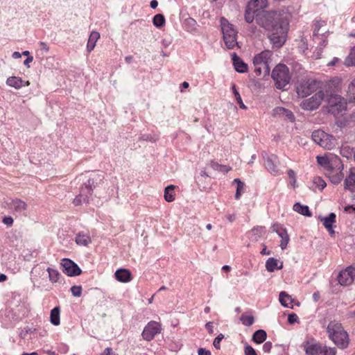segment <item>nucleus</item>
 Wrapping results in <instances>:
<instances>
[{
    "mask_svg": "<svg viewBox=\"0 0 355 355\" xmlns=\"http://www.w3.org/2000/svg\"><path fill=\"white\" fill-rule=\"evenodd\" d=\"M313 184L320 190H322L327 185L324 180H322L320 177H315L313 178Z\"/></svg>",
    "mask_w": 355,
    "mask_h": 355,
    "instance_id": "nucleus-46",
    "label": "nucleus"
},
{
    "mask_svg": "<svg viewBox=\"0 0 355 355\" xmlns=\"http://www.w3.org/2000/svg\"><path fill=\"white\" fill-rule=\"evenodd\" d=\"M316 158L318 163L323 166L326 168V171L329 168V165L332 164V161L334 160V159L329 160L327 157L321 156H318Z\"/></svg>",
    "mask_w": 355,
    "mask_h": 355,
    "instance_id": "nucleus-41",
    "label": "nucleus"
},
{
    "mask_svg": "<svg viewBox=\"0 0 355 355\" xmlns=\"http://www.w3.org/2000/svg\"><path fill=\"white\" fill-rule=\"evenodd\" d=\"M355 278V267H348L341 271L338 277V282L343 286L351 284Z\"/></svg>",
    "mask_w": 355,
    "mask_h": 355,
    "instance_id": "nucleus-13",
    "label": "nucleus"
},
{
    "mask_svg": "<svg viewBox=\"0 0 355 355\" xmlns=\"http://www.w3.org/2000/svg\"><path fill=\"white\" fill-rule=\"evenodd\" d=\"M258 25L269 31L268 37L273 47L279 48L286 42L288 28L286 17L279 11H259L255 16Z\"/></svg>",
    "mask_w": 355,
    "mask_h": 355,
    "instance_id": "nucleus-1",
    "label": "nucleus"
},
{
    "mask_svg": "<svg viewBox=\"0 0 355 355\" xmlns=\"http://www.w3.org/2000/svg\"><path fill=\"white\" fill-rule=\"evenodd\" d=\"M89 201L87 200V197H83L82 195H78L73 200V203L75 206L81 205L83 203H87Z\"/></svg>",
    "mask_w": 355,
    "mask_h": 355,
    "instance_id": "nucleus-45",
    "label": "nucleus"
},
{
    "mask_svg": "<svg viewBox=\"0 0 355 355\" xmlns=\"http://www.w3.org/2000/svg\"><path fill=\"white\" fill-rule=\"evenodd\" d=\"M71 291L73 296L80 297L82 294V287L80 286H73L71 288Z\"/></svg>",
    "mask_w": 355,
    "mask_h": 355,
    "instance_id": "nucleus-48",
    "label": "nucleus"
},
{
    "mask_svg": "<svg viewBox=\"0 0 355 355\" xmlns=\"http://www.w3.org/2000/svg\"><path fill=\"white\" fill-rule=\"evenodd\" d=\"M272 78L276 83L277 87L282 89L290 81L288 69L285 64L277 65L272 71Z\"/></svg>",
    "mask_w": 355,
    "mask_h": 355,
    "instance_id": "nucleus-8",
    "label": "nucleus"
},
{
    "mask_svg": "<svg viewBox=\"0 0 355 355\" xmlns=\"http://www.w3.org/2000/svg\"><path fill=\"white\" fill-rule=\"evenodd\" d=\"M205 327L206 329H207V331H209V334H213L214 333V327H213V323L211 322H208L206 324H205Z\"/></svg>",
    "mask_w": 355,
    "mask_h": 355,
    "instance_id": "nucleus-57",
    "label": "nucleus"
},
{
    "mask_svg": "<svg viewBox=\"0 0 355 355\" xmlns=\"http://www.w3.org/2000/svg\"><path fill=\"white\" fill-rule=\"evenodd\" d=\"M320 219L322 221L324 226L329 231V234H334L333 224L335 223L336 215L334 213H331L328 217H320Z\"/></svg>",
    "mask_w": 355,
    "mask_h": 355,
    "instance_id": "nucleus-18",
    "label": "nucleus"
},
{
    "mask_svg": "<svg viewBox=\"0 0 355 355\" xmlns=\"http://www.w3.org/2000/svg\"><path fill=\"white\" fill-rule=\"evenodd\" d=\"M221 28L223 34V40L226 47L229 49L238 46L236 41L237 31L234 28L233 26L229 21L224 19H221Z\"/></svg>",
    "mask_w": 355,
    "mask_h": 355,
    "instance_id": "nucleus-5",
    "label": "nucleus"
},
{
    "mask_svg": "<svg viewBox=\"0 0 355 355\" xmlns=\"http://www.w3.org/2000/svg\"><path fill=\"white\" fill-rule=\"evenodd\" d=\"M233 64L235 70L239 73H245L248 71V65L237 55L234 53L232 54Z\"/></svg>",
    "mask_w": 355,
    "mask_h": 355,
    "instance_id": "nucleus-16",
    "label": "nucleus"
},
{
    "mask_svg": "<svg viewBox=\"0 0 355 355\" xmlns=\"http://www.w3.org/2000/svg\"><path fill=\"white\" fill-rule=\"evenodd\" d=\"M61 265L63 267V272L68 276L73 277L81 274V269L71 259H63Z\"/></svg>",
    "mask_w": 355,
    "mask_h": 355,
    "instance_id": "nucleus-12",
    "label": "nucleus"
},
{
    "mask_svg": "<svg viewBox=\"0 0 355 355\" xmlns=\"http://www.w3.org/2000/svg\"><path fill=\"white\" fill-rule=\"evenodd\" d=\"M94 181L92 179L87 180V182L84 184V185L81 187L80 194L83 197H87V200L89 201V199L92 195L93 192V185Z\"/></svg>",
    "mask_w": 355,
    "mask_h": 355,
    "instance_id": "nucleus-17",
    "label": "nucleus"
},
{
    "mask_svg": "<svg viewBox=\"0 0 355 355\" xmlns=\"http://www.w3.org/2000/svg\"><path fill=\"white\" fill-rule=\"evenodd\" d=\"M75 241L78 245L87 247L92 243V239L88 234L79 233L77 234Z\"/></svg>",
    "mask_w": 355,
    "mask_h": 355,
    "instance_id": "nucleus-24",
    "label": "nucleus"
},
{
    "mask_svg": "<svg viewBox=\"0 0 355 355\" xmlns=\"http://www.w3.org/2000/svg\"><path fill=\"white\" fill-rule=\"evenodd\" d=\"M255 12V10H252L248 5H247L245 13V19L248 23L250 24L253 21Z\"/></svg>",
    "mask_w": 355,
    "mask_h": 355,
    "instance_id": "nucleus-40",
    "label": "nucleus"
},
{
    "mask_svg": "<svg viewBox=\"0 0 355 355\" xmlns=\"http://www.w3.org/2000/svg\"><path fill=\"white\" fill-rule=\"evenodd\" d=\"M282 229H284V228L279 224H275L272 226L273 231L275 232L279 236V234H281Z\"/></svg>",
    "mask_w": 355,
    "mask_h": 355,
    "instance_id": "nucleus-54",
    "label": "nucleus"
},
{
    "mask_svg": "<svg viewBox=\"0 0 355 355\" xmlns=\"http://www.w3.org/2000/svg\"><path fill=\"white\" fill-rule=\"evenodd\" d=\"M153 24L158 28L163 26L165 24L164 16L162 14H157L153 17Z\"/></svg>",
    "mask_w": 355,
    "mask_h": 355,
    "instance_id": "nucleus-39",
    "label": "nucleus"
},
{
    "mask_svg": "<svg viewBox=\"0 0 355 355\" xmlns=\"http://www.w3.org/2000/svg\"><path fill=\"white\" fill-rule=\"evenodd\" d=\"M100 355H116L111 347H107Z\"/></svg>",
    "mask_w": 355,
    "mask_h": 355,
    "instance_id": "nucleus-55",
    "label": "nucleus"
},
{
    "mask_svg": "<svg viewBox=\"0 0 355 355\" xmlns=\"http://www.w3.org/2000/svg\"><path fill=\"white\" fill-rule=\"evenodd\" d=\"M283 268V262H280L273 257L269 258L266 262V268L268 272H273L275 270H280Z\"/></svg>",
    "mask_w": 355,
    "mask_h": 355,
    "instance_id": "nucleus-21",
    "label": "nucleus"
},
{
    "mask_svg": "<svg viewBox=\"0 0 355 355\" xmlns=\"http://www.w3.org/2000/svg\"><path fill=\"white\" fill-rule=\"evenodd\" d=\"M270 251H267L266 250V245H264V248L261 250V254L268 255V254H270Z\"/></svg>",
    "mask_w": 355,
    "mask_h": 355,
    "instance_id": "nucleus-63",
    "label": "nucleus"
},
{
    "mask_svg": "<svg viewBox=\"0 0 355 355\" xmlns=\"http://www.w3.org/2000/svg\"><path fill=\"white\" fill-rule=\"evenodd\" d=\"M100 37V34L96 31H92L89 35L87 49L89 52L92 51L95 46L96 43Z\"/></svg>",
    "mask_w": 355,
    "mask_h": 355,
    "instance_id": "nucleus-27",
    "label": "nucleus"
},
{
    "mask_svg": "<svg viewBox=\"0 0 355 355\" xmlns=\"http://www.w3.org/2000/svg\"><path fill=\"white\" fill-rule=\"evenodd\" d=\"M245 355H257L255 350L250 345L245 347Z\"/></svg>",
    "mask_w": 355,
    "mask_h": 355,
    "instance_id": "nucleus-50",
    "label": "nucleus"
},
{
    "mask_svg": "<svg viewBox=\"0 0 355 355\" xmlns=\"http://www.w3.org/2000/svg\"><path fill=\"white\" fill-rule=\"evenodd\" d=\"M312 139L323 148L331 150L335 147L336 139L334 136L321 130H317L312 133Z\"/></svg>",
    "mask_w": 355,
    "mask_h": 355,
    "instance_id": "nucleus-7",
    "label": "nucleus"
},
{
    "mask_svg": "<svg viewBox=\"0 0 355 355\" xmlns=\"http://www.w3.org/2000/svg\"><path fill=\"white\" fill-rule=\"evenodd\" d=\"M47 272L49 273L50 282H51L52 283H56L58 282L60 279V273L58 270L51 268H48Z\"/></svg>",
    "mask_w": 355,
    "mask_h": 355,
    "instance_id": "nucleus-37",
    "label": "nucleus"
},
{
    "mask_svg": "<svg viewBox=\"0 0 355 355\" xmlns=\"http://www.w3.org/2000/svg\"><path fill=\"white\" fill-rule=\"evenodd\" d=\"M116 279L121 282H128L132 279L130 272L127 269H119L115 273Z\"/></svg>",
    "mask_w": 355,
    "mask_h": 355,
    "instance_id": "nucleus-20",
    "label": "nucleus"
},
{
    "mask_svg": "<svg viewBox=\"0 0 355 355\" xmlns=\"http://www.w3.org/2000/svg\"><path fill=\"white\" fill-rule=\"evenodd\" d=\"M40 45L41 49L42 50H44L45 51H49V47L47 46L46 43L41 42L40 43Z\"/></svg>",
    "mask_w": 355,
    "mask_h": 355,
    "instance_id": "nucleus-59",
    "label": "nucleus"
},
{
    "mask_svg": "<svg viewBox=\"0 0 355 355\" xmlns=\"http://www.w3.org/2000/svg\"><path fill=\"white\" fill-rule=\"evenodd\" d=\"M287 174L290 180V184L293 188H295L297 185V180H296V175L295 173L293 170L289 169L287 171Z\"/></svg>",
    "mask_w": 355,
    "mask_h": 355,
    "instance_id": "nucleus-44",
    "label": "nucleus"
},
{
    "mask_svg": "<svg viewBox=\"0 0 355 355\" xmlns=\"http://www.w3.org/2000/svg\"><path fill=\"white\" fill-rule=\"evenodd\" d=\"M282 238L280 243V248L282 250L286 248L288 243L289 241V236L286 229H282L281 234L279 236Z\"/></svg>",
    "mask_w": 355,
    "mask_h": 355,
    "instance_id": "nucleus-35",
    "label": "nucleus"
},
{
    "mask_svg": "<svg viewBox=\"0 0 355 355\" xmlns=\"http://www.w3.org/2000/svg\"><path fill=\"white\" fill-rule=\"evenodd\" d=\"M329 338L341 349L346 348L349 345V336L342 324L336 321H331L327 328Z\"/></svg>",
    "mask_w": 355,
    "mask_h": 355,
    "instance_id": "nucleus-3",
    "label": "nucleus"
},
{
    "mask_svg": "<svg viewBox=\"0 0 355 355\" xmlns=\"http://www.w3.org/2000/svg\"><path fill=\"white\" fill-rule=\"evenodd\" d=\"M272 349V343L266 342L263 345V350L266 353H269Z\"/></svg>",
    "mask_w": 355,
    "mask_h": 355,
    "instance_id": "nucleus-53",
    "label": "nucleus"
},
{
    "mask_svg": "<svg viewBox=\"0 0 355 355\" xmlns=\"http://www.w3.org/2000/svg\"><path fill=\"white\" fill-rule=\"evenodd\" d=\"M324 26V21H318L315 24L314 28V40H322L323 44L325 43V37L324 33L327 32L326 28H322Z\"/></svg>",
    "mask_w": 355,
    "mask_h": 355,
    "instance_id": "nucleus-15",
    "label": "nucleus"
},
{
    "mask_svg": "<svg viewBox=\"0 0 355 355\" xmlns=\"http://www.w3.org/2000/svg\"><path fill=\"white\" fill-rule=\"evenodd\" d=\"M315 85V82L313 81L309 83L307 85H301L297 88V94L302 97L306 96L312 92V89Z\"/></svg>",
    "mask_w": 355,
    "mask_h": 355,
    "instance_id": "nucleus-26",
    "label": "nucleus"
},
{
    "mask_svg": "<svg viewBox=\"0 0 355 355\" xmlns=\"http://www.w3.org/2000/svg\"><path fill=\"white\" fill-rule=\"evenodd\" d=\"M175 186L169 185L164 189V199L166 201L171 202L175 200Z\"/></svg>",
    "mask_w": 355,
    "mask_h": 355,
    "instance_id": "nucleus-32",
    "label": "nucleus"
},
{
    "mask_svg": "<svg viewBox=\"0 0 355 355\" xmlns=\"http://www.w3.org/2000/svg\"><path fill=\"white\" fill-rule=\"evenodd\" d=\"M338 62H340V59L338 58H334L331 61L327 63V67H334L336 66Z\"/></svg>",
    "mask_w": 355,
    "mask_h": 355,
    "instance_id": "nucleus-56",
    "label": "nucleus"
},
{
    "mask_svg": "<svg viewBox=\"0 0 355 355\" xmlns=\"http://www.w3.org/2000/svg\"><path fill=\"white\" fill-rule=\"evenodd\" d=\"M3 223L7 226H12L13 224V218L10 216H6L3 218Z\"/></svg>",
    "mask_w": 355,
    "mask_h": 355,
    "instance_id": "nucleus-52",
    "label": "nucleus"
},
{
    "mask_svg": "<svg viewBox=\"0 0 355 355\" xmlns=\"http://www.w3.org/2000/svg\"><path fill=\"white\" fill-rule=\"evenodd\" d=\"M6 84L10 87L19 89L23 87L24 80L19 77L10 76L7 78Z\"/></svg>",
    "mask_w": 355,
    "mask_h": 355,
    "instance_id": "nucleus-25",
    "label": "nucleus"
},
{
    "mask_svg": "<svg viewBox=\"0 0 355 355\" xmlns=\"http://www.w3.org/2000/svg\"><path fill=\"white\" fill-rule=\"evenodd\" d=\"M343 168L344 166L340 159L335 157L332 161V164L329 165V168L326 171L327 175L333 184H337L341 182L344 176L342 173Z\"/></svg>",
    "mask_w": 355,
    "mask_h": 355,
    "instance_id": "nucleus-9",
    "label": "nucleus"
},
{
    "mask_svg": "<svg viewBox=\"0 0 355 355\" xmlns=\"http://www.w3.org/2000/svg\"><path fill=\"white\" fill-rule=\"evenodd\" d=\"M268 1L267 0H252L248 3V6L252 10L256 12L259 11L261 9H263L267 6Z\"/></svg>",
    "mask_w": 355,
    "mask_h": 355,
    "instance_id": "nucleus-28",
    "label": "nucleus"
},
{
    "mask_svg": "<svg viewBox=\"0 0 355 355\" xmlns=\"http://www.w3.org/2000/svg\"><path fill=\"white\" fill-rule=\"evenodd\" d=\"M349 96L355 100V78L352 80L348 87Z\"/></svg>",
    "mask_w": 355,
    "mask_h": 355,
    "instance_id": "nucleus-47",
    "label": "nucleus"
},
{
    "mask_svg": "<svg viewBox=\"0 0 355 355\" xmlns=\"http://www.w3.org/2000/svg\"><path fill=\"white\" fill-rule=\"evenodd\" d=\"M319 297H320V293H319V292H315V293H313V300H314L315 302H317V301L318 300Z\"/></svg>",
    "mask_w": 355,
    "mask_h": 355,
    "instance_id": "nucleus-62",
    "label": "nucleus"
},
{
    "mask_svg": "<svg viewBox=\"0 0 355 355\" xmlns=\"http://www.w3.org/2000/svg\"><path fill=\"white\" fill-rule=\"evenodd\" d=\"M277 159V156L272 155L270 157H268L265 163L267 169L274 175H276L278 172L277 166L275 163Z\"/></svg>",
    "mask_w": 355,
    "mask_h": 355,
    "instance_id": "nucleus-22",
    "label": "nucleus"
},
{
    "mask_svg": "<svg viewBox=\"0 0 355 355\" xmlns=\"http://www.w3.org/2000/svg\"><path fill=\"white\" fill-rule=\"evenodd\" d=\"M232 89L233 94L234 95L235 99L239 105V107L241 109L245 110L247 108V107L243 103L241 96L240 94L239 93V92L237 91L236 86L234 85H232Z\"/></svg>",
    "mask_w": 355,
    "mask_h": 355,
    "instance_id": "nucleus-38",
    "label": "nucleus"
},
{
    "mask_svg": "<svg viewBox=\"0 0 355 355\" xmlns=\"http://www.w3.org/2000/svg\"><path fill=\"white\" fill-rule=\"evenodd\" d=\"M240 320L244 325L251 326L254 323V319L252 315L243 314L240 318Z\"/></svg>",
    "mask_w": 355,
    "mask_h": 355,
    "instance_id": "nucleus-42",
    "label": "nucleus"
},
{
    "mask_svg": "<svg viewBox=\"0 0 355 355\" xmlns=\"http://www.w3.org/2000/svg\"><path fill=\"white\" fill-rule=\"evenodd\" d=\"M224 338L222 334H220L214 340L213 345L216 349H220V342Z\"/></svg>",
    "mask_w": 355,
    "mask_h": 355,
    "instance_id": "nucleus-49",
    "label": "nucleus"
},
{
    "mask_svg": "<svg viewBox=\"0 0 355 355\" xmlns=\"http://www.w3.org/2000/svg\"><path fill=\"white\" fill-rule=\"evenodd\" d=\"M150 5L152 8H156L158 5V2L156 0H153L150 1Z\"/></svg>",
    "mask_w": 355,
    "mask_h": 355,
    "instance_id": "nucleus-61",
    "label": "nucleus"
},
{
    "mask_svg": "<svg viewBox=\"0 0 355 355\" xmlns=\"http://www.w3.org/2000/svg\"><path fill=\"white\" fill-rule=\"evenodd\" d=\"M60 310L58 306L53 308L51 311L50 321L55 326H58L60 323Z\"/></svg>",
    "mask_w": 355,
    "mask_h": 355,
    "instance_id": "nucleus-30",
    "label": "nucleus"
},
{
    "mask_svg": "<svg viewBox=\"0 0 355 355\" xmlns=\"http://www.w3.org/2000/svg\"><path fill=\"white\" fill-rule=\"evenodd\" d=\"M162 325L159 322L152 320L144 327L141 334L142 338L146 341L152 340L155 336L162 331Z\"/></svg>",
    "mask_w": 355,
    "mask_h": 355,
    "instance_id": "nucleus-11",
    "label": "nucleus"
},
{
    "mask_svg": "<svg viewBox=\"0 0 355 355\" xmlns=\"http://www.w3.org/2000/svg\"><path fill=\"white\" fill-rule=\"evenodd\" d=\"M33 60V57H28L27 59L24 61V64L28 65L29 62H31Z\"/></svg>",
    "mask_w": 355,
    "mask_h": 355,
    "instance_id": "nucleus-64",
    "label": "nucleus"
},
{
    "mask_svg": "<svg viewBox=\"0 0 355 355\" xmlns=\"http://www.w3.org/2000/svg\"><path fill=\"white\" fill-rule=\"evenodd\" d=\"M21 57V55L20 53L17 52V51H15L13 53H12V58H15V59H19Z\"/></svg>",
    "mask_w": 355,
    "mask_h": 355,
    "instance_id": "nucleus-60",
    "label": "nucleus"
},
{
    "mask_svg": "<svg viewBox=\"0 0 355 355\" xmlns=\"http://www.w3.org/2000/svg\"><path fill=\"white\" fill-rule=\"evenodd\" d=\"M293 210L305 216H311L312 215L308 206L302 205L299 202H296L293 205Z\"/></svg>",
    "mask_w": 355,
    "mask_h": 355,
    "instance_id": "nucleus-29",
    "label": "nucleus"
},
{
    "mask_svg": "<svg viewBox=\"0 0 355 355\" xmlns=\"http://www.w3.org/2000/svg\"><path fill=\"white\" fill-rule=\"evenodd\" d=\"M292 298L286 292L282 291L279 293V302L282 306L289 307V304L292 303Z\"/></svg>",
    "mask_w": 355,
    "mask_h": 355,
    "instance_id": "nucleus-33",
    "label": "nucleus"
},
{
    "mask_svg": "<svg viewBox=\"0 0 355 355\" xmlns=\"http://www.w3.org/2000/svg\"><path fill=\"white\" fill-rule=\"evenodd\" d=\"M272 115L274 117H281L288 119L290 121H294L295 120V116L293 112L282 107H277L273 109Z\"/></svg>",
    "mask_w": 355,
    "mask_h": 355,
    "instance_id": "nucleus-14",
    "label": "nucleus"
},
{
    "mask_svg": "<svg viewBox=\"0 0 355 355\" xmlns=\"http://www.w3.org/2000/svg\"><path fill=\"white\" fill-rule=\"evenodd\" d=\"M344 64L346 67L355 66V46L351 49L349 55L345 58Z\"/></svg>",
    "mask_w": 355,
    "mask_h": 355,
    "instance_id": "nucleus-34",
    "label": "nucleus"
},
{
    "mask_svg": "<svg viewBox=\"0 0 355 355\" xmlns=\"http://www.w3.org/2000/svg\"><path fill=\"white\" fill-rule=\"evenodd\" d=\"M233 182L236 184L235 198L238 200L244 191L245 184L238 178L235 179Z\"/></svg>",
    "mask_w": 355,
    "mask_h": 355,
    "instance_id": "nucleus-36",
    "label": "nucleus"
},
{
    "mask_svg": "<svg viewBox=\"0 0 355 355\" xmlns=\"http://www.w3.org/2000/svg\"><path fill=\"white\" fill-rule=\"evenodd\" d=\"M9 207L13 211L21 214L26 211L27 205L24 201L19 199H15L12 200L9 205Z\"/></svg>",
    "mask_w": 355,
    "mask_h": 355,
    "instance_id": "nucleus-19",
    "label": "nucleus"
},
{
    "mask_svg": "<svg viewBox=\"0 0 355 355\" xmlns=\"http://www.w3.org/2000/svg\"><path fill=\"white\" fill-rule=\"evenodd\" d=\"M340 78H334L324 85L325 107L329 113L335 116L342 114L347 109L346 100L337 94L340 89Z\"/></svg>",
    "mask_w": 355,
    "mask_h": 355,
    "instance_id": "nucleus-2",
    "label": "nucleus"
},
{
    "mask_svg": "<svg viewBox=\"0 0 355 355\" xmlns=\"http://www.w3.org/2000/svg\"><path fill=\"white\" fill-rule=\"evenodd\" d=\"M297 319H298V317H297V315L296 314L291 313V314L288 315V322L290 324H293V323H295V322L297 321Z\"/></svg>",
    "mask_w": 355,
    "mask_h": 355,
    "instance_id": "nucleus-51",
    "label": "nucleus"
},
{
    "mask_svg": "<svg viewBox=\"0 0 355 355\" xmlns=\"http://www.w3.org/2000/svg\"><path fill=\"white\" fill-rule=\"evenodd\" d=\"M306 355H336L335 347H330L318 343L306 342L303 345Z\"/></svg>",
    "mask_w": 355,
    "mask_h": 355,
    "instance_id": "nucleus-6",
    "label": "nucleus"
},
{
    "mask_svg": "<svg viewBox=\"0 0 355 355\" xmlns=\"http://www.w3.org/2000/svg\"><path fill=\"white\" fill-rule=\"evenodd\" d=\"M345 189L349 190L352 192L355 191V173L352 171H350L349 175L346 178L344 182Z\"/></svg>",
    "mask_w": 355,
    "mask_h": 355,
    "instance_id": "nucleus-23",
    "label": "nucleus"
},
{
    "mask_svg": "<svg viewBox=\"0 0 355 355\" xmlns=\"http://www.w3.org/2000/svg\"><path fill=\"white\" fill-rule=\"evenodd\" d=\"M324 86L318 91L313 96L311 97L304 100L301 106L303 109L306 110H313L317 109L321 104L322 101L324 100Z\"/></svg>",
    "mask_w": 355,
    "mask_h": 355,
    "instance_id": "nucleus-10",
    "label": "nucleus"
},
{
    "mask_svg": "<svg viewBox=\"0 0 355 355\" xmlns=\"http://www.w3.org/2000/svg\"><path fill=\"white\" fill-rule=\"evenodd\" d=\"M266 332L264 330L259 329L254 333L252 336V340L256 343L260 344L266 340Z\"/></svg>",
    "mask_w": 355,
    "mask_h": 355,
    "instance_id": "nucleus-31",
    "label": "nucleus"
},
{
    "mask_svg": "<svg viewBox=\"0 0 355 355\" xmlns=\"http://www.w3.org/2000/svg\"><path fill=\"white\" fill-rule=\"evenodd\" d=\"M198 355H211V352L204 348H200L198 351Z\"/></svg>",
    "mask_w": 355,
    "mask_h": 355,
    "instance_id": "nucleus-58",
    "label": "nucleus"
},
{
    "mask_svg": "<svg viewBox=\"0 0 355 355\" xmlns=\"http://www.w3.org/2000/svg\"><path fill=\"white\" fill-rule=\"evenodd\" d=\"M317 41L319 42L320 46L317 47L316 50L313 52V56L315 59H319L322 55V48L324 47L327 44V41L325 40V43L324 44L322 40Z\"/></svg>",
    "mask_w": 355,
    "mask_h": 355,
    "instance_id": "nucleus-43",
    "label": "nucleus"
},
{
    "mask_svg": "<svg viewBox=\"0 0 355 355\" xmlns=\"http://www.w3.org/2000/svg\"><path fill=\"white\" fill-rule=\"evenodd\" d=\"M271 56V52L269 51H263L257 54L253 58V64L254 67V72L257 75L263 76L268 75L270 73V67L268 61Z\"/></svg>",
    "mask_w": 355,
    "mask_h": 355,
    "instance_id": "nucleus-4",
    "label": "nucleus"
}]
</instances>
